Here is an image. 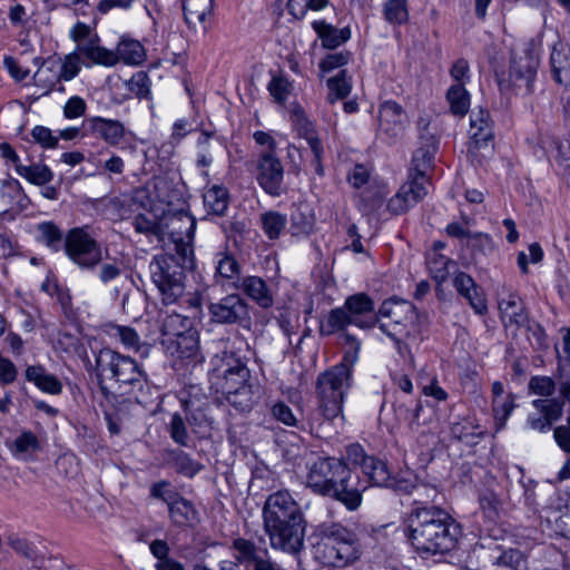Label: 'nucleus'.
Here are the masks:
<instances>
[{
	"label": "nucleus",
	"instance_id": "obj_1",
	"mask_svg": "<svg viewBox=\"0 0 570 570\" xmlns=\"http://www.w3.org/2000/svg\"><path fill=\"white\" fill-rule=\"evenodd\" d=\"M263 522L273 549L293 556L304 549L307 522L301 505L287 490H278L267 497Z\"/></svg>",
	"mask_w": 570,
	"mask_h": 570
},
{
	"label": "nucleus",
	"instance_id": "obj_2",
	"mask_svg": "<svg viewBox=\"0 0 570 570\" xmlns=\"http://www.w3.org/2000/svg\"><path fill=\"white\" fill-rule=\"evenodd\" d=\"M407 518L406 535L412 547L421 554L443 556L454 550L459 530L448 511L436 505H424L416 500Z\"/></svg>",
	"mask_w": 570,
	"mask_h": 570
},
{
	"label": "nucleus",
	"instance_id": "obj_3",
	"mask_svg": "<svg viewBox=\"0 0 570 570\" xmlns=\"http://www.w3.org/2000/svg\"><path fill=\"white\" fill-rule=\"evenodd\" d=\"M321 534L315 554L324 566L343 568L360 559L358 539L347 528L338 523L324 524L321 528Z\"/></svg>",
	"mask_w": 570,
	"mask_h": 570
},
{
	"label": "nucleus",
	"instance_id": "obj_4",
	"mask_svg": "<svg viewBox=\"0 0 570 570\" xmlns=\"http://www.w3.org/2000/svg\"><path fill=\"white\" fill-rule=\"evenodd\" d=\"M96 370L100 383L104 377L114 379L120 386H129L130 391L141 390L147 382L145 373L134 358L110 348H102L98 352ZM100 386L102 391L106 390L102 384Z\"/></svg>",
	"mask_w": 570,
	"mask_h": 570
},
{
	"label": "nucleus",
	"instance_id": "obj_5",
	"mask_svg": "<svg viewBox=\"0 0 570 570\" xmlns=\"http://www.w3.org/2000/svg\"><path fill=\"white\" fill-rule=\"evenodd\" d=\"M186 269L174 254L156 255L150 262V277L158 288L164 304H174L184 295Z\"/></svg>",
	"mask_w": 570,
	"mask_h": 570
},
{
	"label": "nucleus",
	"instance_id": "obj_6",
	"mask_svg": "<svg viewBox=\"0 0 570 570\" xmlns=\"http://www.w3.org/2000/svg\"><path fill=\"white\" fill-rule=\"evenodd\" d=\"M348 386V368L345 364H337L318 375L316 383L318 409L326 420H333L341 414L344 394Z\"/></svg>",
	"mask_w": 570,
	"mask_h": 570
},
{
	"label": "nucleus",
	"instance_id": "obj_7",
	"mask_svg": "<svg viewBox=\"0 0 570 570\" xmlns=\"http://www.w3.org/2000/svg\"><path fill=\"white\" fill-rule=\"evenodd\" d=\"M375 321L387 336L416 337L419 334L416 308L407 301H385Z\"/></svg>",
	"mask_w": 570,
	"mask_h": 570
},
{
	"label": "nucleus",
	"instance_id": "obj_8",
	"mask_svg": "<svg viewBox=\"0 0 570 570\" xmlns=\"http://www.w3.org/2000/svg\"><path fill=\"white\" fill-rule=\"evenodd\" d=\"M65 250L67 256L81 268L91 269L102 259L100 245L83 227H76L68 232Z\"/></svg>",
	"mask_w": 570,
	"mask_h": 570
},
{
	"label": "nucleus",
	"instance_id": "obj_9",
	"mask_svg": "<svg viewBox=\"0 0 570 570\" xmlns=\"http://www.w3.org/2000/svg\"><path fill=\"white\" fill-rule=\"evenodd\" d=\"M345 461L335 458L316 456L307 461L306 484L315 493L325 495L331 492L334 481L344 472Z\"/></svg>",
	"mask_w": 570,
	"mask_h": 570
},
{
	"label": "nucleus",
	"instance_id": "obj_10",
	"mask_svg": "<svg viewBox=\"0 0 570 570\" xmlns=\"http://www.w3.org/2000/svg\"><path fill=\"white\" fill-rule=\"evenodd\" d=\"M366 489V482L361 480L360 475L345 463L344 472L340 473V476L332 484L331 492L325 495L334 498L353 511L361 505L362 494Z\"/></svg>",
	"mask_w": 570,
	"mask_h": 570
},
{
	"label": "nucleus",
	"instance_id": "obj_11",
	"mask_svg": "<svg viewBox=\"0 0 570 570\" xmlns=\"http://www.w3.org/2000/svg\"><path fill=\"white\" fill-rule=\"evenodd\" d=\"M420 147L414 151L410 173L423 180H429L428 171L433 166L434 155L438 150V139L430 129V122L421 118L417 121Z\"/></svg>",
	"mask_w": 570,
	"mask_h": 570
},
{
	"label": "nucleus",
	"instance_id": "obj_12",
	"mask_svg": "<svg viewBox=\"0 0 570 570\" xmlns=\"http://www.w3.org/2000/svg\"><path fill=\"white\" fill-rule=\"evenodd\" d=\"M210 318L218 324H244L249 322L247 302L238 294H229L208 306Z\"/></svg>",
	"mask_w": 570,
	"mask_h": 570
},
{
	"label": "nucleus",
	"instance_id": "obj_13",
	"mask_svg": "<svg viewBox=\"0 0 570 570\" xmlns=\"http://www.w3.org/2000/svg\"><path fill=\"white\" fill-rule=\"evenodd\" d=\"M429 180L410 173L407 180L400 187L399 191L387 203V209L393 215H400L409 210L428 194L426 185Z\"/></svg>",
	"mask_w": 570,
	"mask_h": 570
},
{
	"label": "nucleus",
	"instance_id": "obj_14",
	"mask_svg": "<svg viewBox=\"0 0 570 570\" xmlns=\"http://www.w3.org/2000/svg\"><path fill=\"white\" fill-rule=\"evenodd\" d=\"M539 67L538 58L525 51L522 56L513 57L510 67V80L518 94L530 95Z\"/></svg>",
	"mask_w": 570,
	"mask_h": 570
},
{
	"label": "nucleus",
	"instance_id": "obj_15",
	"mask_svg": "<svg viewBox=\"0 0 570 570\" xmlns=\"http://www.w3.org/2000/svg\"><path fill=\"white\" fill-rule=\"evenodd\" d=\"M284 169L281 160L271 151H263L257 163V181L269 195L279 194Z\"/></svg>",
	"mask_w": 570,
	"mask_h": 570
},
{
	"label": "nucleus",
	"instance_id": "obj_16",
	"mask_svg": "<svg viewBox=\"0 0 570 570\" xmlns=\"http://www.w3.org/2000/svg\"><path fill=\"white\" fill-rule=\"evenodd\" d=\"M380 131L391 139L403 135L407 124V116L395 101H385L379 111Z\"/></svg>",
	"mask_w": 570,
	"mask_h": 570
},
{
	"label": "nucleus",
	"instance_id": "obj_17",
	"mask_svg": "<svg viewBox=\"0 0 570 570\" xmlns=\"http://www.w3.org/2000/svg\"><path fill=\"white\" fill-rule=\"evenodd\" d=\"M470 138L469 151L475 153L482 147H489L493 139L490 115L488 110H473L470 116Z\"/></svg>",
	"mask_w": 570,
	"mask_h": 570
},
{
	"label": "nucleus",
	"instance_id": "obj_18",
	"mask_svg": "<svg viewBox=\"0 0 570 570\" xmlns=\"http://www.w3.org/2000/svg\"><path fill=\"white\" fill-rule=\"evenodd\" d=\"M223 361L226 364V368L222 371V382L219 383L223 394L250 383L249 370L239 358H235L233 354H225Z\"/></svg>",
	"mask_w": 570,
	"mask_h": 570
},
{
	"label": "nucleus",
	"instance_id": "obj_19",
	"mask_svg": "<svg viewBox=\"0 0 570 570\" xmlns=\"http://www.w3.org/2000/svg\"><path fill=\"white\" fill-rule=\"evenodd\" d=\"M501 321L507 330L517 331L528 324V314L522 299L514 293H509L499 299Z\"/></svg>",
	"mask_w": 570,
	"mask_h": 570
},
{
	"label": "nucleus",
	"instance_id": "obj_20",
	"mask_svg": "<svg viewBox=\"0 0 570 570\" xmlns=\"http://www.w3.org/2000/svg\"><path fill=\"white\" fill-rule=\"evenodd\" d=\"M79 65V55H68L66 56L62 65L59 67V71L55 72L51 78L45 77L47 71H52L51 67L46 69L40 68L33 76L35 82L37 86L45 88V95H47L52 90L56 81L60 79L68 81L76 77L80 69Z\"/></svg>",
	"mask_w": 570,
	"mask_h": 570
},
{
	"label": "nucleus",
	"instance_id": "obj_21",
	"mask_svg": "<svg viewBox=\"0 0 570 570\" xmlns=\"http://www.w3.org/2000/svg\"><path fill=\"white\" fill-rule=\"evenodd\" d=\"M91 134L102 139L109 146H118L126 136V128L120 120L104 117L87 119Z\"/></svg>",
	"mask_w": 570,
	"mask_h": 570
},
{
	"label": "nucleus",
	"instance_id": "obj_22",
	"mask_svg": "<svg viewBox=\"0 0 570 570\" xmlns=\"http://www.w3.org/2000/svg\"><path fill=\"white\" fill-rule=\"evenodd\" d=\"M185 21L195 30L206 31L205 22L210 17L214 0H181Z\"/></svg>",
	"mask_w": 570,
	"mask_h": 570
},
{
	"label": "nucleus",
	"instance_id": "obj_23",
	"mask_svg": "<svg viewBox=\"0 0 570 570\" xmlns=\"http://www.w3.org/2000/svg\"><path fill=\"white\" fill-rule=\"evenodd\" d=\"M10 453L20 461H32L41 450L40 441L31 431L21 432L9 443Z\"/></svg>",
	"mask_w": 570,
	"mask_h": 570
},
{
	"label": "nucleus",
	"instance_id": "obj_24",
	"mask_svg": "<svg viewBox=\"0 0 570 570\" xmlns=\"http://www.w3.org/2000/svg\"><path fill=\"white\" fill-rule=\"evenodd\" d=\"M227 402L239 412H248L261 399L258 384L247 383L236 391L224 394Z\"/></svg>",
	"mask_w": 570,
	"mask_h": 570
},
{
	"label": "nucleus",
	"instance_id": "obj_25",
	"mask_svg": "<svg viewBox=\"0 0 570 570\" xmlns=\"http://www.w3.org/2000/svg\"><path fill=\"white\" fill-rule=\"evenodd\" d=\"M550 63L554 79L564 86L570 85V47L566 43L559 42L554 45Z\"/></svg>",
	"mask_w": 570,
	"mask_h": 570
},
{
	"label": "nucleus",
	"instance_id": "obj_26",
	"mask_svg": "<svg viewBox=\"0 0 570 570\" xmlns=\"http://www.w3.org/2000/svg\"><path fill=\"white\" fill-rule=\"evenodd\" d=\"M451 435L468 445L476 444L485 434V430L473 417H463L450 426Z\"/></svg>",
	"mask_w": 570,
	"mask_h": 570
},
{
	"label": "nucleus",
	"instance_id": "obj_27",
	"mask_svg": "<svg viewBox=\"0 0 570 570\" xmlns=\"http://www.w3.org/2000/svg\"><path fill=\"white\" fill-rule=\"evenodd\" d=\"M387 484H384V488H390L394 490L395 492H399L401 494H411L413 492H422L426 495L428 499H434L438 497V490L434 487L428 485V484H417L416 480L413 475L405 474V475H397L393 478L390 474V480L386 482Z\"/></svg>",
	"mask_w": 570,
	"mask_h": 570
},
{
	"label": "nucleus",
	"instance_id": "obj_28",
	"mask_svg": "<svg viewBox=\"0 0 570 570\" xmlns=\"http://www.w3.org/2000/svg\"><path fill=\"white\" fill-rule=\"evenodd\" d=\"M239 288L263 308H268L274 304L273 295L261 277H245Z\"/></svg>",
	"mask_w": 570,
	"mask_h": 570
},
{
	"label": "nucleus",
	"instance_id": "obj_29",
	"mask_svg": "<svg viewBox=\"0 0 570 570\" xmlns=\"http://www.w3.org/2000/svg\"><path fill=\"white\" fill-rule=\"evenodd\" d=\"M26 377L46 393L59 394L62 391L61 382L55 375L48 373L43 366H28Z\"/></svg>",
	"mask_w": 570,
	"mask_h": 570
},
{
	"label": "nucleus",
	"instance_id": "obj_30",
	"mask_svg": "<svg viewBox=\"0 0 570 570\" xmlns=\"http://www.w3.org/2000/svg\"><path fill=\"white\" fill-rule=\"evenodd\" d=\"M313 29L322 40V45L328 49L341 46L351 37L348 28L337 29L325 21H314Z\"/></svg>",
	"mask_w": 570,
	"mask_h": 570
},
{
	"label": "nucleus",
	"instance_id": "obj_31",
	"mask_svg": "<svg viewBox=\"0 0 570 570\" xmlns=\"http://www.w3.org/2000/svg\"><path fill=\"white\" fill-rule=\"evenodd\" d=\"M169 517L178 527L193 525L198 520V513L191 502L178 495L169 505Z\"/></svg>",
	"mask_w": 570,
	"mask_h": 570
},
{
	"label": "nucleus",
	"instance_id": "obj_32",
	"mask_svg": "<svg viewBox=\"0 0 570 570\" xmlns=\"http://www.w3.org/2000/svg\"><path fill=\"white\" fill-rule=\"evenodd\" d=\"M422 411L421 403L417 402H404L397 400L393 404V412L395 416V423L401 424L403 422L407 423L411 431H417L420 428L419 416Z\"/></svg>",
	"mask_w": 570,
	"mask_h": 570
},
{
	"label": "nucleus",
	"instance_id": "obj_33",
	"mask_svg": "<svg viewBox=\"0 0 570 570\" xmlns=\"http://www.w3.org/2000/svg\"><path fill=\"white\" fill-rule=\"evenodd\" d=\"M361 470L367 478L365 481L367 485L384 487L390 480L391 472L386 463L375 456H370V459L365 460Z\"/></svg>",
	"mask_w": 570,
	"mask_h": 570
},
{
	"label": "nucleus",
	"instance_id": "obj_34",
	"mask_svg": "<svg viewBox=\"0 0 570 570\" xmlns=\"http://www.w3.org/2000/svg\"><path fill=\"white\" fill-rule=\"evenodd\" d=\"M291 121L293 122L294 127L296 128L298 135L303 137L308 146H316L317 144H321L314 125L312 121L306 117L305 111L303 108L298 105H295L291 109Z\"/></svg>",
	"mask_w": 570,
	"mask_h": 570
},
{
	"label": "nucleus",
	"instance_id": "obj_35",
	"mask_svg": "<svg viewBox=\"0 0 570 570\" xmlns=\"http://www.w3.org/2000/svg\"><path fill=\"white\" fill-rule=\"evenodd\" d=\"M344 307L356 320L355 325L360 327H372L374 325L375 321L364 323L360 320L363 314L370 313L373 309V301L367 295L355 294L350 296L345 301Z\"/></svg>",
	"mask_w": 570,
	"mask_h": 570
},
{
	"label": "nucleus",
	"instance_id": "obj_36",
	"mask_svg": "<svg viewBox=\"0 0 570 570\" xmlns=\"http://www.w3.org/2000/svg\"><path fill=\"white\" fill-rule=\"evenodd\" d=\"M12 549L21 557L30 560L32 566H39L52 561L47 557L46 549L38 547L26 539H14L11 541Z\"/></svg>",
	"mask_w": 570,
	"mask_h": 570
},
{
	"label": "nucleus",
	"instance_id": "obj_37",
	"mask_svg": "<svg viewBox=\"0 0 570 570\" xmlns=\"http://www.w3.org/2000/svg\"><path fill=\"white\" fill-rule=\"evenodd\" d=\"M117 62L140 65L145 60V49L137 40L124 39L117 46Z\"/></svg>",
	"mask_w": 570,
	"mask_h": 570
},
{
	"label": "nucleus",
	"instance_id": "obj_38",
	"mask_svg": "<svg viewBox=\"0 0 570 570\" xmlns=\"http://www.w3.org/2000/svg\"><path fill=\"white\" fill-rule=\"evenodd\" d=\"M355 323L356 320L343 306L330 312L327 320L321 324L320 332L322 335H332Z\"/></svg>",
	"mask_w": 570,
	"mask_h": 570
},
{
	"label": "nucleus",
	"instance_id": "obj_39",
	"mask_svg": "<svg viewBox=\"0 0 570 570\" xmlns=\"http://www.w3.org/2000/svg\"><path fill=\"white\" fill-rule=\"evenodd\" d=\"M184 413L191 432L204 436L212 430L213 420L206 414L203 407L190 409L187 402H184Z\"/></svg>",
	"mask_w": 570,
	"mask_h": 570
},
{
	"label": "nucleus",
	"instance_id": "obj_40",
	"mask_svg": "<svg viewBox=\"0 0 570 570\" xmlns=\"http://www.w3.org/2000/svg\"><path fill=\"white\" fill-rule=\"evenodd\" d=\"M188 426L189 424L186 416L178 412L173 413L166 424L171 440L180 446L189 445L190 436Z\"/></svg>",
	"mask_w": 570,
	"mask_h": 570
},
{
	"label": "nucleus",
	"instance_id": "obj_41",
	"mask_svg": "<svg viewBox=\"0 0 570 570\" xmlns=\"http://www.w3.org/2000/svg\"><path fill=\"white\" fill-rule=\"evenodd\" d=\"M228 191L225 187L214 185L204 194L205 206L212 214L222 216L228 207Z\"/></svg>",
	"mask_w": 570,
	"mask_h": 570
},
{
	"label": "nucleus",
	"instance_id": "obj_42",
	"mask_svg": "<svg viewBox=\"0 0 570 570\" xmlns=\"http://www.w3.org/2000/svg\"><path fill=\"white\" fill-rule=\"evenodd\" d=\"M446 99L453 115L463 117L470 107V95L463 83H456L449 88Z\"/></svg>",
	"mask_w": 570,
	"mask_h": 570
},
{
	"label": "nucleus",
	"instance_id": "obj_43",
	"mask_svg": "<svg viewBox=\"0 0 570 570\" xmlns=\"http://www.w3.org/2000/svg\"><path fill=\"white\" fill-rule=\"evenodd\" d=\"M16 171L28 181L35 185H45L52 180L53 174L50 168L42 164L23 166L17 164Z\"/></svg>",
	"mask_w": 570,
	"mask_h": 570
},
{
	"label": "nucleus",
	"instance_id": "obj_44",
	"mask_svg": "<svg viewBox=\"0 0 570 570\" xmlns=\"http://www.w3.org/2000/svg\"><path fill=\"white\" fill-rule=\"evenodd\" d=\"M479 503L483 514L491 521H495L503 511V500L491 489L481 491Z\"/></svg>",
	"mask_w": 570,
	"mask_h": 570
},
{
	"label": "nucleus",
	"instance_id": "obj_45",
	"mask_svg": "<svg viewBox=\"0 0 570 570\" xmlns=\"http://www.w3.org/2000/svg\"><path fill=\"white\" fill-rule=\"evenodd\" d=\"M79 53L95 63L104 66H114L117 63L116 51L107 50L106 48L92 43L80 46Z\"/></svg>",
	"mask_w": 570,
	"mask_h": 570
},
{
	"label": "nucleus",
	"instance_id": "obj_46",
	"mask_svg": "<svg viewBox=\"0 0 570 570\" xmlns=\"http://www.w3.org/2000/svg\"><path fill=\"white\" fill-rule=\"evenodd\" d=\"M291 222L294 235H308L314 228L315 217L307 207H298L292 213Z\"/></svg>",
	"mask_w": 570,
	"mask_h": 570
},
{
	"label": "nucleus",
	"instance_id": "obj_47",
	"mask_svg": "<svg viewBox=\"0 0 570 570\" xmlns=\"http://www.w3.org/2000/svg\"><path fill=\"white\" fill-rule=\"evenodd\" d=\"M263 230L269 239H276L284 230L287 219L286 216L278 212H266L261 216Z\"/></svg>",
	"mask_w": 570,
	"mask_h": 570
},
{
	"label": "nucleus",
	"instance_id": "obj_48",
	"mask_svg": "<svg viewBox=\"0 0 570 570\" xmlns=\"http://www.w3.org/2000/svg\"><path fill=\"white\" fill-rule=\"evenodd\" d=\"M327 87L330 90L327 99L331 104L338 99L346 98L352 89L351 81L347 79L345 70H341L336 76L330 78L327 80Z\"/></svg>",
	"mask_w": 570,
	"mask_h": 570
},
{
	"label": "nucleus",
	"instance_id": "obj_49",
	"mask_svg": "<svg viewBox=\"0 0 570 570\" xmlns=\"http://www.w3.org/2000/svg\"><path fill=\"white\" fill-rule=\"evenodd\" d=\"M493 566L505 567L512 570H527V559L520 550L509 549L502 551L492 560Z\"/></svg>",
	"mask_w": 570,
	"mask_h": 570
},
{
	"label": "nucleus",
	"instance_id": "obj_50",
	"mask_svg": "<svg viewBox=\"0 0 570 570\" xmlns=\"http://www.w3.org/2000/svg\"><path fill=\"white\" fill-rule=\"evenodd\" d=\"M232 548L236 551L235 559L239 564L246 562L254 564L259 558L258 549L250 540L237 538L233 540Z\"/></svg>",
	"mask_w": 570,
	"mask_h": 570
},
{
	"label": "nucleus",
	"instance_id": "obj_51",
	"mask_svg": "<svg viewBox=\"0 0 570 570\" xmlns=\"http://www.w3.org/2000/svg\"><path fill=\"white\" fill-rule=\"evenodd\" d=\"M532 405L538 410L540 414L552 423L559 420L562 415L563 401L558 399H538L532 402Z\"/></svg>",
	"mask_w": 570,
	"mask_h": 570
},
{
	"label": "nucleus",
	"instance_id": "obj_52",
	"mask_svg": "<svg viewBox=\"0 0 570 570\" xmlns=\"http://www.w3.org/2000/svg\"><path fill=\"white\" fill-rule=\"evenodd\" d=\"M384 17L390 23L406 22L409 19L406 0H389L384 6Z\"/></svg>",
	"mask_w": 570,
	"mask_h": 570
},
{
	"label": "nucleus",
	"instance_id": "obj_53",
	"mask_svg": "<svg viewBox=\"0 0 570 570\" xmlns=\"http://www.w3.org/2000/svg\"><path fill=\"white\" fill-rule=\"evenodd\" d=\"M40 239L52 250L58 252L62 242L61 230L51 222L38 225Z\"/></svg>",
	"mask_w": 570,
	"mask_h": 570
},
{
	"label": "nucleus",
	"instance_id": "obj_54",
	"mask_svg": "<svg viewBox=\"0 0 570 570\" xmlns=\"http://www.w3.org/2000/svg\"><path fill=\"white\" fill-rule=\"evenodd\" d=\"M173 465L176 472L187 478H193L203 469V465L200 463L193 460L188 454H186L183 451H179L175 454Z\"/></svg>",
	"mask_w": 570,
	"mask_h": 570
},
{
	"label": "nucleus",
	"instance_id": "obj_55",
	"mask_svg": "<svg viewBox=\"0 0 570 570\" xmlns=\"http://www.w3.org/2000/svg\"><path fill=\"white\" fill-rule=\"evenodd\" d=\"M292 89V83L282 75L274 76L268 83V91L278 104H284L286 101Z\"/></svg>",
	"mask_w": 570,
	"mask_h": 570
},
{
	"label": "nucleus",
	"instance_id": "obj_56",
	"mask_svg": "<svg viewBox=\"0 0 570 570\" xmlns=\"http://www.w3.org/2000/svg\"><path fill=\"white\" fill-rule=\"evenodd\" d=\"M176 353L179 358H190L197 354L198 340L193 334H180L175 341Z\"/></svg>",
	"mask_w": 570,
	"mask_h": 570
},
{
	"label": "nucleus",
	"instance_id": "obj_57",
	"mask_svg": "<svg viewBox=\"0 0 570 570\" xmlns=\"http://www.w3.org/2000/svg\"><path fill=\"white\" fill-rule=\"evenodd\" d=\"M22 195V187L14 178L2 180L0 187V197L6 206L12 205Z\"/></svg>",
	"mask_w": 570,
	"mask_h": 570
},
{
	"label": "nucleus",
	"instance_id": "obj_58",
	"mask_svg": "<svg viewBox=\"0 0 570 570\" xmlns=\"http://www.w3.org/2000/svg\"><path fill=\"white\" fill-rule=\"evenodd\" d=\"M449 262L450 261L445 256H443L439 253H433L431 256H429L428 265H429L430 272L438 282H444L448 278Z\"/></svg>",
	"mask_w": 570,
	"mask_h": 570
},
{
	"label": "nucleus",
	"instance_id": "obj_59",
	"mask_svg": "<svg viewBox=\"0 0 570 570\" xmlns=\"http://www.w3.org/2000/svg\"><path fill=\"white\" fill-rule=\"evenodd\" d=\"M216 273L223 278L233 279L239 274L240 266L237 261L226 254H219Z\"/></svg>",
	"mask_w": 570,
	"mask_h": 570
},
{
	"label": "nucleus",
	"instance_id": "obj_60",
	"mask_svg": "<svg viewBox=\"0 0 570 570\" xmlns=\"http://www.w3.org/2000/svg\"><path fill=\"white\" fill-rule=\"evenodd\" d=\"M529 391L540 396H551L556 391V383L548 376H533L529 381Z\"/></svg>",
	"mask_w": 570,
	"mask_h": 570
},
{
	"label": "nucleus",
	"instance_id": "obj_61",
	"mask_svg": "<svg viewBox=\"0 0 570 570\" xmlns=\"http://www.w3.org/2000/svg\"><path fill=\"white\" fill-rule=\"evenodd\" d=\"M186 321L187 318H184L179 314L166 316L161 326L163 334L169 336H178L183 334L184 330L186 328Z\"/></svg>",
	"mask_w": 570,
	"mask_h": 570
},
{
	"label": "nucleus",
	"instance_id": "obj_62",
	"mask_svg": "<svg viewBox=\"0 0 570 570\" xmlns=\"http://www.w3.org/2000/svg\"><path fill=\"white\" fill-rule=\"evenodd\" d=\"M351 58L348 51H341L327 55L320 63V68L323 72H330L336 68L345 66Z\"/></svg>",
	"mask_w": 570,
	"mask_h": 570
},
{
	"label": "nucleus",
	"instance_id": "obj_63",
	"mask_svg": "<svg viewBox=\"0 0 570 570\" xmlns=\"http://www.w3.org/2000/svg\"><path fill=\"white\" fill-rule=\"evenodd\" d=\"M150 495L155 499H159L169 505L179 494L175 492L170 483L167 481H159L151 485Z\"/></svg>",
	"mask_w": 570,
	"mask_h": 570
},
{
	"label": "nucleus",
	"instance_id": "obj_64",
	"mask_svg": "<svg viewBox=\"0 0 570 570\" xmlns=\"http://www.w3.org/2000/svg\"><path fill=\"white\" fill-rule=\"evenodd\" d=\"M32 138L45 148H55L58 145V137H55L51 130L43 126H36L31 130Z\"/></svg>",
	"mask_w": 570,
	"mask_h": 570
}]
</instances>
